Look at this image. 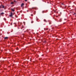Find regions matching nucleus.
<instances>
[{
  "label": "nucleus",
  "instance_id": "obj_17",
  "mask_svg": "<svg viewBox=\"0 0 76 76\" xmlns=\"http://www.w3.org/2000/svg\"><path fill=\"white\" fill-rule=\"evenodd\" d=\"M56 18H57V17H58V16H56Z\"/></svg>",
  "mask_w": 76,
  "mask_h": 76
},
{
  "label": "nucleus",
  "instance_id": "obj_4",
  "mask_svg": "<svg viewBox=\"0 0 76 76\" xmlns=\"http://www.w3.org/2000/svg\"><path fill=\"white\" fill-rule=\"evenodd\" d=\"M1 7H2V8H4V6L3 5H1Z\"/></svg>",
  "mask_w": 76,
  "mask_h": 76
},
{
  "label": "nucleus",
  "instance_id": "obj_12",
  "mask_svg": "<svg viewBox=\"0 0 76 76\" xmlns=\"http://www.w3.org/2000/svg\"><path fill=\"white\" fill-rule=\"evenodd\" d=\"M15 17L16 18H18V17L17 16V15H15Z\"/></svg>",
  "mask_w": 76,
  "mask_h": 76
},
{
  "label": "nucleus",
  "instance_id": "obj_24",
  "mask_svg": "<svg viewBox=\"0 0 76 76\" xmlns=\"http://www.w3.org/2000/svg\"><path fill=\"white\" fill-rule=\"evenodd\" d=\"M32 9H33V8H32Z\"/></svg>",
  "mask_w": 76,
  "mask_h": 76
},
{
  "label": "nucleus",
  "instance_id": "obj_7",
  "mask_svg": "<svg viewBox=\"0 0 76 76\" xmlns=\"http://www.w3.org/2000/svg\"><path fill=\"white\" fill-rule=\"evenodd\" d=\"M4 12H1V15H4Z\"/></svg>",
  "mask_w": 76,
  "mask_h": 76
},
{
  "label": "nucleus",
  "instance_id": "obj_20",
  "mask_svg": "<svg viewBox=\"0 0 76 76\" xmlns=\"http://www.w3.org/2000/svg\"><path fill=\"white\" fill-rule=\"evenodd\" d=\"M22 26V27H23V26Z\"/></svg>",
  "mask_w": 76,
  "mask_h": 76
},
{
  "label": "nucleus",
  "instance_id": "obj_8",
  "mask_svg": "<svg viewBox=\"0 0 76 76\" xmlns=\"http://www.w3.org/2000/svg\"><path fill=\"white\" fill-rule=\"evenodd\" d=\"M44 22H47V20H45V19H44Z\"/></svg>",
  "mask_w": 76,
  "mask_h": 76
},
{
  "label": "nucleus",
  "instance_id": "obj_22",
  "mask_svg": "<svg viewBox=\"0 0 76 76\" xmlns=\"http://www.w3.org/2000/svg\"><path fill=\"white\" fill-rule=\"evenodd\" d=\"M27 12H28V11H27Z\"/></svg>",
  "mask_w": 76,
  "mask_h": 76
},
{
  "label": "nucleus",
  "instance_id": "obj_1",
  "mask_svg": "<svg viewBox=\"0 0 76 76\" xmlns=\"http://www.w3.org/2000/svg\"><path fill=\"white\" fill-rule=\"evenodd\" d=\"M13 13L12 12H11V14H10V15H9V16L10 17H12V16H13Z\"/></svg>",
  "mask_w": 76,
  "mask_h": 76
},
{
  "label": "nucleus",
  "instance_id": "obj_11",
  "mask_svg": "<svg viewBox=\"0 0 76 76\" xmlns=\"http://www.w3.org/2000/svg\"><path fill=\"white\" fill-rule=\"evenodd\" d=\"M2 7H1V6H0V9H1V8H2Z\"/></svg>",
  "mask_w": 76,
  "mask_h": 76
},
{
  "label": "nucleus",
  "instance_id": "obj_23",
  "mask_svg": "<svg viewBox=\"0 0 76 76\" xmlns=\"http://www.w3.org/2000/svg\"><path fill=\"white\" fill-rule=\"evenodd\" d=\"M37 20H38V19H37Z\"/></svg>",
  "mask_w": 76,
  "mask_h": 76
},
{
  "label": "nucleus",
  "instance_id": "obj_16",
  "mask_svg": "<svg viewBox=\"0 0 76 76\" xmlns=\"http://www.w3.org/2000/svg\"><path fill=\"white\" fill-rule=\"evenodd\" d=\"M14 24H16V23H14Z\"/></svg>",
  "mask_w": 76,
  "mask_h": 76
},
{
  "label": "nucleus",
  "instance_id": "obj_21",
  "mask_svg": "<svg viewBox=\"0 0 76 76\" xmlns=\"http://www.w3.org/2000/svg\"><path fill=\"white\" fill-rule=\"evenodd\" d=\"M42 13H44V12H42Z\"/></svg>",
  "mask_w": 76,
  "mask_h": 76
},
{
  "label": "nucleus",
  "instance_id": "obj_15",
  "mask_svg": "<svg viewBox=\"0 0 76 76\" xmlns=\"http://www.w3.org/2000/svg\"><path fill=\"white\" fill-rule=\"evenodd\" d=\"M50 24H51V23H49V24L50 25Z\"/></svg>",
  "mask_w": 76,
  "mask_h": 76
},
{
  "label": "nucleus",
  "instance_id": "obj_18",
  "mask_svg": "<svg viewBox=\"0 0 76 76\" xmlns=\"http://www.w3.org/2000/svg\"><path fill=\"white\" fill-rule=\"evenodd\" d=\"M17 49L18 50H19V49L18 48H17Z\"/></svg>",
  "mask_w": 76,
  "mask_h": 76
},
{
  "label": "nucleus",
  "instance_id": "obj_14",
  "mask_svg": "<svg viewBox=\"0 0 76 76\" xmlns=\"http://www.w3.org/2000/svg\"><path fill=\"white\" fill-rule=\"evenodd\" d=\"M14 2H16V1H15V0H14Z\"/></svg>",
  "mask_w": 76,
  "mask_h": 76
},
{
  "label": "nucleus",
  "instance_id": "obj_6",
  "mask_svg": "<svg viewBox=\"0 0 76 76\" xmlns=\"http://www.w3.org/2000/svg\"><path fill=\"white\" fill-rule=\"evenodd\" d=\"M48 28H44L45 31V30H46V31H47V30H48Z\"/></svg>",
  "mask_w": 76,
  "mask_h": 76
},
{
  "label": "nucleus",
  "instance_id": "obj_3",
  "mask_svg": "<svg viewBox=\"0 0 76 76\" xmlns=\"http://www.w3.org/2000/svg\"><path fill=\"white\" fill-rule=\"evenodd\" d=\"M8 38L7 37H4V39H8Z\"/></svg>",
  "mask_w": 76,
  "mask_h": 76
},
{
  "label": "nucleus",
  "instance_id": "obj_2",
  "mask_svg": "<svg viewBox=\"0 0 76 76\" xmlns=\"http://www.w3.org/2000/svg\"><path fill=\"white\" fill-rule=\"evenodd\" d=\"M24 5V3H22L21 5V7H23V6Z\"/></svg>",
  "mask_w": 76,
  "mask_h": 76
},
{
  "label": "nucleus",
  "instance_id": "obj_19",
  "mask_svg": "<svg viewBox=\"0 0 76 76\" xmlns=\"http://www.w3.org/2000/svg\"><path fill=\"white\" fill-rule=\"evenodd\" d=\"M62 4H63V3Z\"/></svg>",
  "mask_w": 76,
  "mask_h": 76
},
{
  "label": "nucleus",
  "instance_id": "obj_9",
  "mask_svg": "<svg viewBox=\"0 0 76 76\" xmlns=\"http://www.w3.org/2000/svg\"><path fill=\"white\" fill-rule=\"evenodd\" d=\"M34 21H32L31 22V23H34Z\"/></svg>",
  "mask_w": 76,
  "mask_h": 76
},
{
  "label": "nucleus",
  "instance_id": "obj_5",
  "mask_svg": "<svg viewBox=\"0 0 76 76\" xmlns=\"http://www.w3.org/2000/svg\"><path fill=\"white\" fill-rule=\"evenodd\" d=\"M11 10H12V12H15V10H14V9L11 8Z\"/></svg>",
  "mask_w": 76,
  "mask_h": 76
},
{
  "label": "nucleus",
  "instance_id": "obj_13",
  "mask_svg": "<svg viewBox=\"0 0 76 76\" xmlns=\"http://www.w3.org/2000/svg\"><path fill=\"white\" fill-rule=\"evenodd\" d=\"M25 0V1H27L28 0Z\"/></svg>",
  "mask_w": 76,
  "mask_h": 76
},
{
  "label": "nucleus",
  "instance_id": "obj_10",
  "mask_svg": "<svg viewBox=\"0 0 76 76\" xmlns=\"http://www.w3.org/2000/svg\"><path fill=\"white\" fill-rule=\"evenodd\" d=\"M14 4L13 2H12L11 3V4Z\"/></svg>",
  "mask_w": 76,
  "mask_h": 76
}]
</instances>
